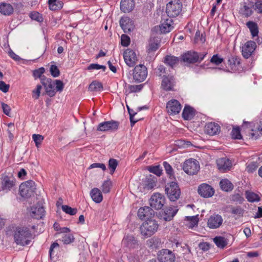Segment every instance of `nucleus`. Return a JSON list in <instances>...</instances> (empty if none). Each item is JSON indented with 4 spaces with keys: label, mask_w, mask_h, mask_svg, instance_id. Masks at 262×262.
Returning <instances> with one entry per match:
<instances>
[{
    "label": "nucleus",
    "mask_w": 262,
    "mask_h": 262,
    "mask_svg": "<svg viewBox=\"0 0 262 262\" xmlns=\"http://www.w3.org/2000/svg\"><path fill=\"white\" fill-rule=\"evenodd\" d=\"M123 58L126 64L130 67H134L138 60L135 52L129 49L124 52Z\"/></svg>",
    "instance_id": "nucleus-11"
},
{
    "label": "nucleus",
    "mask_w": 262,
    "mask_h": 262,
    "mask_svg": "<svg viewBox=\"0 0 262 262\" xmlns=\"http://www.w3.org/2000/svg\"><path fill=\"white\" fill-rule=\"evenodd\" d=\"M103 89V86L101 82L93 81L89 87V90L90 91H100Z\"/></svg>",
    "instance_id": "nucleus-41"
},
{
    "label": "nucleus",
    "mask_w": 262,
    "mask_h": 262,
    "mask_svg": "<svg viewBox=\"0 0 262 262\" xmlns=\"http://www.w3.org/2000/svg\"><path fill=\"white\" fill-rule=\"evenodd\" d=\"M246 198L250 202H258L260 199L258 194L251 191L246 192Z\"/></svg>",
    "instance_id": "nucleus-38"
},
{
    "label": "nucleus",
    "mask_w": 262,
    "mask_h": 262,
    "mask_svg": "<svg viewBox=\"0 0 262 262\" xmlns=\"http://www.w3.org/2000/svg\"><path fill=\"white\" fill-rule=\"evenodd\" d=\"M223 61V58L219 57L218 55H214L211 58L210 62L215 64V65H219Z\"/></svg>",
    "instance_id": "nucleus-57"
},
{
    "label": "nucleus",
    "mask_w": 262,
    "mask_h": 262,
    "mask_svg": "<svg viewBox=\"0 0 262 262\" xmlns=\"http://www.w3.org/2000/svg\"><path fill=\"white\" fill-rule=\"evenodd\" d=\"M9 85L6 84L3 81H0V90L4 93H7L9 89Z\"/></svg>",
    "instance_id": "nucleus-62"
},
{
    "label": "nucleus",
    "mask_w": 262,
    "mask_h": 262,
    "mask_svg": "<svg viewBox=\"0 0 262 262\" xmlns=\"http://www.w3.org/2000/svg\"><path fill=\"white\" fill-rule=\"evenodd\" d=\"M159 224L154 220H147L140 227L141 234L144 237H150L158 230Z\"/></svg>",
    "instance_id": "nucleus-2"
},
{
    "label": "nucleus",
    "mask_w": 262,
    "mask_h": 262,
    "mask_svg": "<svg viewBox=\"0 0 262 262\" xmlns=\"http://www.w3.org/2000/svg\"><path fill=\"white\" fill-rule=\"evenodd\" d=\"M181 108L180 103L175 99L169 101L166 104L167 111L170 115H176L179 113Z\"/></svg>",
    "instance_id": "nucleus-14"
},
{
    "label": "nucleus",
    "mask_w": 262,
    "mask_h": 262,
    "mask_svg": "<svg viewBox=\"0 0 262 262\" xmlns=\"http://www.w3.org/2000/svg\"><path fill=\"white\" fill-rule=\"evenodd\" d=\"M242 13L246 16H250L252 13L251 9L247 6L244 5L243 7L241 9Z\"/></svg>",
    "instance_id": "nucleus-60"
},
{
    "label": "nucleus",
    "mask_w": 262,
    "mask_h": 262,
    "mask_svg": "<svg viewBox=\"0 0 262 262\" xmlns=\"http://www.w3.org/2000/svg\"><path fill=\"white\" fill-rule=\"evenodd\" d=\"M106 68V67L104 66L100 65L97 63H93V64H91L88 67V70H92L102 69L103 71H105Z\"/></svg>",
    "instance_id": "nucleus-54"
},
{
    "label": "nucleus",
    "mask_w": 262,
    "mask_h": 262,
    "mask_svg": "<svg viewBox=\"0 0 262 262\" xmlns=\"http://www.w3.org/2000/svg\"><path fill=\"white\" fill-rule=\"evenodd\" d=\"M41 89V86L40 85H37L36 90L33 91V97L35 98V99H37L39 98Z\"/></svg>",
    "instance_id": "nucleus-63"
},
{
    "label": "nucleus",
    "mask_w": 262,
    "mask_h": 262,
    "mask_svg": "<svg viewBox=\"0 0 262 262\" xmlns=\"http://www.w3.org/2000/svg\"><path fill=\"white\" fill-rule=\"evenodd\" d=\"M143 86V84L136 85L128 84L126 86L125 93L129 94L139 92L142 89Z\"/></svg>",
    "instance_id": "nucleus-36"
},
{
    "label": "nucleus",
    "mask_w": 262,
    "mask_h": 262,
    "mask_svg": "<svg viewBox=\"0 0 262 262\" xmlns=\"http://www.w3.org/2000/svg\"><path fill=\"white\" fill-rule=\"evenodd\" d=\"M49 5L50 10H56L62 8V4L57 0H49Z\"/></svg>",
    "instance_id": "nucleus-43"
},
{
    "label": "nucleus",
    "mask_w": 262,
    "mask_h": 262,
    "mask_svg": "<svg viewBox=\"0 0 262 262\" xmlns=\"http://www.w3.org/2000/svg\"><path fill=\"white\" fill-rule=\"evenodd\" d=\"M15 186L13 179H11L8 176L5 177L2 182V189L5 192H8L12 189Z\"/></svg>",
    "instance_id": "nucleus-27"
},
{
    "label": "nucleus",
    "mask_w": 262,
    "mask_h": 262,
    "mask_svg": "<svg viewBox=\"0 0 262 262\" xmlns=\"http://www.w3.org/2000/svg\"><path fill=\"white\" fill-rule=\"evenodd\" d=\"M163 164L164 167L166 172L167 173L169 178L171 180L174 179V176L173 171V169L171 166L167 162H164Z\"/></svg>",
    "instance_id": "nucleus-42"
},
{
    "label": "nucleus",
    "mask_w": 262,
    "mask_h": 262,
    "mask_svg": "<svg viewBox=\"0 0 262 262\" xmlns=\"http://www.w3.org/2000/svg\"><path fill=\"white\" fill-rule=\"evenodd\" d=\"M240 63L239 59L236 57L232 56L229 58L227 64L231 70H235L236 67Z\"/></svg>",
    "instance_id": "nucleus-39"
},
{
    "label": "nucleus",
    "mask_w": 262,
    "mask_h": 262,
    "mask_svg": "<svg viewBox=\"0 0 262 262\" xmlns=\"http://www.w3.org/2000/svg\"><path fill=\"white\" fill-rule=\"evenodd\" d=\"M198 53L189 51L181 55V61L187 63H194L198 62Z\"/></svg>",
    "instance_id": "nucleus-16"
},
{
    "label": "nucleus",
    "mask_w": 262,
    "mask_h": 262,
    "mask_svg": "<svg viewBox=\"0 0 262 262\" xmlns=\"http://www.w3.org/2000/svg\"><path fill=\"white\" fill-rule=\"evenodd\" d=\"M221 189L225 191H229L233 189L232 184L227 179L222 180L220 183Z\"/></svg>",
    "instance_id": "nucleus-34"
},
{
    "label": "nucleus",
    "mask_w": 262,
    "mask_h": 262,
    "mask_svg": "<svg viewBox=\"0 0 262 262\" xmlns=\"http://www.w3.org/2000/svg\"><path fill=\"white\" fill-rule=\"evenodd\" d=\"M130 42V38L125 34H122L121 36V43L122 46L127 47Z\"/></svg>",
    "instance_id": "nucleus-53"
},
{
    "label": "nucleus",
    "mask_w": 262,
    "mask_h": 262,
    "mask_svg": "<svg viewBox=\"0 0 262 262\" xmlns=\"http://www.w3.org/2000/svg\"><path fill=\"white\" fill-rule=\"evenodd\" d=\"M199 194L204 198H209L214 194L213 189L207 184H202L198 188Z\"/></svg>",
    "instance_id": "nucleus-20"
},
{
    "label": "nucleus",
    "mask_w": 262,
    "mask_h": 262,
    "mask_svg": "<svg viewBox=\"0 0 262 262\" xmlns=\"http://www.w3.org/2000/svg\"><path fill=\"white\" fill-rule=\"evenodd\" d=\"M122 244L129 248H135L138 245V242L134 236L127 235L122 239Z\"/></svg>",
    "instance_id": "nucleus-24"
},
{
    "label": "nucleus",
    "mask_w": 262,
    "mask_h": 262,
    "mask_svg": "<svg viewBox=\"0 0 262 262\" xmlns=\"http://www.w3.org/2000/svg\"><path fill=\"white\" fill-rule=\"evenodd\" d=\"M220 125L215 122H209L205 126V132L209 135H215L220 132Z\"/></svg>",
    "instance_id": "nucleus-23"
},
{
    "label": "nucleus",
    "mask_w": 262,
    "mask_h": 262,
    "mask_svg": "<svg viewBox=\"0 0 262 262\" xmlns=\"http://www.w3.org/2000/svg\"><path fill=\"white\" fill-rule=\"evenodd\" d=\"M216 164L219 169L223 172L230 170L232 166L231 161L226 158H221L217 159Z\"/></svg>",
    "instance_id": "nucleus-21"
},
{
    "label": "nucleus",
    "mask_w": 262,
    "mask_h": 262,
    "mask_svg": "<svg viewBox=\"0 0 262 262\" xmlns=\"http://www.w3.org/2000/svg\"><path fill=\"white\" fill-rule=\"evenodd\" d=\"M165 203V198L161 193H156L152 195L149 199L151 207L156 209H161Z\"/></svg>",
    "instance_id": "nucleus-9"
},
{
    "label": "nucleus",
    "mask_w": 262,
    "mask_h": 262,
    "mask_svg": "<svg viewBox=\"0 0 262 262\" xmlns=\"http://www.w3.org/2000/svg\"><path fill=\"white\" fill-rule=\"evenodd\" d=\"M174 85V80L172 76H165L162 81V87L166 91L172 90Z\"/></svg>",
    "instance_id": "nucleus-26"
},
{
    "label": "nucleus",
    "mask_w": 262,
    "mask_h": 262,
    "mask_svg": "<svg viewBox=\"0 0 262 262\" xmlns=\"http://www.w3.org/2000/svg\"><path fill=\"white\" fill-rule=\"evenodd\" d=\"M13 8L9 4L2 3L0 5V12L5 15H10L13 12Z\"/></svg>",
    "instance_id": "nucleus-32"
},
{
    "label": "nucleus",
    "mask_w": 262,
    "mask_h": 262,
    "mask_svg": "<svg viewBox=\"0 0 262 262\" xmlns=\"http://www.w3.org/2000/svg\"><path fill=\"white\" fill-rule=\"evenodd\" d=\"M173 21L171 18L165 19L159 26L160 31L162 33H166L169 32L173 27L172 26Z\"/></svg>",
    "instance_id": "nucleus-28"
},
{
    "label": "nucleus",
    "mask_w": 262,
    "mask_h": 262,
    "mask_svg": "<svg viewBox=\"0 0 262 262\" xmlns=\"http://www.w3.org/2000/svg\"><path fill=\"white\" fill-rule=\"evenodd\" d=\"M35 190V184L32 180L23 183L19 186V193L23 198H28L31 196L34 193Z\"/></svg>",
    "instance_id": "nucleus-3"
},
{
    "label": "nucleus",
    "mask_w": 262,
    "mask_h": 262,
    "mask_svg": "<svg viewBox=\"0 0 262 262\" xmlns=\"http://www.w3.org/2000/svg\"><path fill=\"white\" fill-rule=\"evenodd\" d=\"M154 215V211L149 207L145 206L141 207L138 211V216L141 219H147Z\"/></svg>",
    "instance_id": "nucleus-22"
},
{
    "label": "nucleus",
    "mask_w": 262,
    "mask_h": 262,
    "mask_svg": "<svg viewBox=\"0 0 262 262\" xmlns=\"http://www.w3.org/2000/svg\"><path fill=\"white\" fill-rule=\"evenodd\" d=\"M213 242L217 247L224 249L227 245L228 240L223 236H216L213 238Z\"/></svg>",
    "instance_id": "nucleus-33"
},
{
    "label": "nucleus",
    "mask_w": 262,
    "mask_h": 262,
    "mask_svg": "<svg viewBox=\"0 0 262 262\" xmlns=\"http://www.w3.org/2000/svg\"><path fill=\"white\" fill-rule=\"evenodd\" d=\"M61 208L67 214H69L71 215H75L77 212V209L76 208H72L66 205H62Z\"/></svg>",
    "instance_id": "nucleus-46"
},
{
    "label": "nucleus",
    "mask_w": 262,
    "mask_h": 262,
    "mask_svg": "<svg viewBox=\"0 0 262 262\" xmlns=\"http://www.w3.org/2000/svg\"><path fill=\"white\" fill-rule=\"evenodd\" d=\"M54 84H56V90L57 91L61 92L64 88L63 82L60 80H55L54 81Z\"/></svg>",
    "instance_id": "nucleus-59"
},
{
    "label": "nucleus",
    "mask_w": 262,
    "mask_h": 262,
    "mask_svg": "<svg viewBox=\"0 0 262 262\" xmlns=\"http://www.w3.org/2000/svg\"><path fill=\"white\" fill-rule=\"evenodd\" d=\"M32 235L26 226L17 227L14 231V239L17 245L24 246L30 243Z\"/></svg>",
    "instance_id": "nucleus-1"
},
{
    "label": "nucleus",
    "mask_w": 262,
    "mask_h": 262,
    "mask_svg": "<svg viewBox=\"0 0 262 262\" xmlns=\"http://www.w3.org/2000/svg\"><path fill=\"white\" fill-rule=\"evenodd\" d=\"M194 116V110L189 106H185L182 113V117L184 119L189 120L192 119Z\"/></svg>",
    "instance_id": "nucleus-29"
},
{
    "label": "nucleus",
    "mask_w": 262,
    "mask_h": 262,
    "mask_svg": "<svg viewBox=\"0 0 262 262\" xmlns=\"http://www.w3.org/2000/svg\"><path fill=\"white\" fill-rule=\"evenodd\" d=\"M178 209L176 207H169L159 212L158 217L161 220L169 222L172 220L177 214Z\"/></svg>",
    "instance_id": "nucleus-8"
},
{
    "label": "nucleus",
    "mask_w": 262,
    "mask_h": 262,
    "mask_svg": "<svg viewBox=\"0 0 262 262\" xmlns=\"http://www.w3.org/2000/svg\"><path fill=\"white\" fill-rule=\"evenodd\" d=\"M165 191L171 201L177 200L181 194L180 189L178 184L175 182H171L167 184L165 188Z\"/></svg>",
    "instance_id": "nucleus-4"
},
{
    "label": "nucleus",
    "mask_w": 262,
    "mask_h": 262,
    "mask_svg": "<svg viewBox=\"0 0 262 262\" xmlns=\"http://www.w3.org/2000/svg\"><path fill=\"white\" fill-rule=\"evenodd\" d=\"M120 25L125 33L132 31L135 28L133 21L128 17H122L120 20Z\"/></svg>",
    "instance_id": "nucleus-18"
},
{
    "label": "nucleus",
    "mask_w": 262,
    "mask_h": 262,
    "mask_svg": "<svg viewBox=\"0 0 262 262\" xmlns=\"http://www.w3.org/2000/svg\"><path fill=\"white\" fill-rule=\"evenodd\" d=\"M32 138L33 141L35 142V145L37 147H38L39 145L41 144V143L43 140V137L38 134H33L32 135Z\"/></svg>",
    "instance_id": "nucleus-52"
},
{
    "label": "nucleus",
    "mask_w": 262,
    "mask_h": 262,
    "mask_svg": "<svg viewBox=\"0 0 262 262\" xmlns=\"http://www.w3.org/2000/svg\"><path fill=\"white\" fill-rule=\"evenodd\" d=\"M94 168H101L103 171L106 170V166L105 164L103 163H93L89 166V169H92Z\"/></svg>",
    "instance_id": "nucleus-61"
},
{
    "label": "nucleus",
    "mask_w": 262,
    "mask_h": 262,
    "mask_svg": "<svg viewBox=\"0 0 262 262\" xmlns=\"http://www.w3.org/2000/svg\"><path fill=\"white\" fill-rule=\"evenodd\" d=\"M118 165V162L115 159H110L108 161V166L109 168L111 169V174H113L117 166Z\"/></svg>",
    "instance_id": "nucleus-49"
},
{
    "label": "nucleus",
    "mask_w": 262,
    "mask_h": 262,
    "mask_svg": "<svg viewBox=\"0 0 262 262\" xmlns=\"http://www.w3.org/2000/svg\"><path fill=\"white\" fill-rule=\"evenodd\" d=\"M258 130L254 131L253 129L251 130V132L249 133V136L252 138L255 139H257L259 136V134L262 135V120H260L259 122V125L258 127L257 128Z\"/></svg>",
    "instance_id": "nucleus-44"
},
{
    "label": "nucleus",
    "mask_w": 262,
    "mask_h": 262,
    "mask_svg": "<svg viewBox=\"0 0 262 262\" xmlns=\"http://www.w3.org/2000/svg\"><path fill=\"white\" fill-rule=\"evenodd\" d=\"M185 221L188 222L187 225L189 228H193L196 226L198 224L199 219L198 216H186Z\"/></svg>",
    "instance_id": "nucleus-35"
},
{
    "label": "nucleus",
    "mask_w": 262,
    "mask_h": 262,
    "mask_svg": "<svg viewBox=\"0 0 262 262\" xmlns=\"http://www.w3.org/2000/svg\"><path fill=\"white\" fill-rule=\"evenodd\" d=\"M127 108L128 110V113L129 114V119L131 123V126H133L137 121L138 120H133V117L137 114V113L134 112V111L130 109L127 105Z\"/></svg>",
    "instance_id": "nucleus-58"
},
{
    "label": "nucleus",
    "mask_w": 262,
    "mask_h": 262,
    "mask_svg": "<svg viewBox=\"0 0 262 262\" xmlns=\"http://www.w3.org/2000/svg\"><path fill=\"white\" fill-rule=\"evenodd\" d=\"M179 62V59L173 56H166L165 58L164 62L171 68L174 67Z\"/></svg>",
    "instance_id": "nucleus-37"
},
{
    "label": "nucleus",
    "mask_w": 262,
    "mask_h": 262,
    "mask_svg": "<svg viewBox=\"0 0 262 262\" xmlns=\"http://www.w3.org/2000/svg\"><path fill=\"white\" fill-rule=\"evenodd\" d=\"M50 71L51 75L54 77H57L60 75V71L57 67L55 65H51Z\"/></svg>",
    "instance_id": "nucleus-55"
},
{
    "label": "nucleus",
    "mask_w": 262,
    "mask_h": 262,
    "mask_svg": "<svg viewBox=\"0 0 262 262\" xmlns=\"http://www.w3.org/2000/svg\"><path fill=\"white\" fill-rule=\"evenodd\" d=\"M256 43L253 41L246 42L242 47V52L243 56L245 58H248L251 56L255 50Z\"/></svg>",
    "instance_id": "nucleus-15"
},
{
    "label": "nucleus",
    "mask_w": 262,
    "mask_h": 262,
    "mask_svg": "<svg viewBox=\"0 0 262 262\" xmlns=\"http://www.w3.org/2000/svg\"><path fill=\"white\" fill-rule=\"evenodd\" d=\"M91 196L93 200L97 203H100L103 199L101 191L97 188H94L91 191Z\"/></svg>",
    "instance_id": "nucleus-31"
},
{
    "label": "nucleus",
    "mask_w": 262,
    "mask_h": 262,
    "mask_svg": "<svg viewBox=\"0 0 262 262\" xmlns=\"http://www.w3.org/2000/svg\"><path fill=\"white\" fill-rule=\"evenodd\" d=\"M45 70L43 67L40 68L38 69L35 70L33 72V76L35 78H39L40 81L43 77H46L45 76H42V74L45 72Z\"/></svg>",
    "instance_id": "nucleus-50"
},
{
    "label": "nucleus",
    "mask_w": 262,
    "mask_h": 262,
    "mask_svg": "<svg viewBox=\"0 0 262 262\" xmlns=\"http://www.w3.org/2000/svg\"><path fill=\"white\" fill-rule=\"evenodd\" d=\"M195 40L196 42L200 41L203 43L205 41V38L203 36L202 34L201 36L200 35V32L199 31H197L195 34Z\"/></svg>",
    "instance_id": "nucleus-64"
},
{
    "label": "nucleus",
    "mask_w": 262,
    "mask_h": 262,
    "mask_svg": "<svg viewBox=\"0 0 262 262\" xmlns=\"http://www.w3.org/2000/svg\"><path fill=\"white\" fill-rule=\"evenodd\" d=\"M75 238L72 234H66L62 237V242L64 244L68 245L73 243Z\"/></svg>",
    "instance_id": "nucleus-45"
},
{
    "label": "nucleus",
    "mask_w": 262,
    "mask_h": 262,
    "mask_svg": "<svg viewBox=\"0 0 262 262\" xmlns=\"http://www.w3.org/2000/svg\"><path fill=\"white\" fill-rule=\"evenodd\" d=\"M45 210L39 204L32 206L30 209V215L36 219H41L45 215Z\"/></svg>",
    "instance_id": "nucleus-19"
},
{
    "label": "nucleus",
    "mask_w": 262,
    "mask_h": 262,
    "mask_svg": "<svg viewBox=\"0 0 262 262\" xmlns=\"http://www.w3.org/2000/svg\"><path fill=\"white\" fill-rule=\"evenodd\" d=\"M223 219L219 214H213L208 219L207 226L210 229L219 228L223 224Z\"/></svg>",
    "instance_id": "nucleus-13"
},
{
    "label": "nucleus",
    "mask_w": 262,
    "mask_h": 262,
    "mask_svg": "<svg viewBox=\"0 0 262 262\" xmlns=\"http://www.w3.org/2000/svg\"><path fill=\"white\" fill-rule=\"evenodd\" d=\"M200 169L198 161L194 159H189L184 163L183 165V170L189 175L195 174Z\"/></svg>",
    "instance_id": "nucleus-5"
},
{
    "label": "nucleus",
    "mask_w": 262,
    "mask_h": 262,
    "mask_svg": "<svg viewBox=\"0 0 262 262\" xmlns=\"http://www.w3.org/2000/svg\"><path fill=\"white\" fill-rule=\"evenodd\" d=\"M135 7L134 0H121L120 3V9L124 13L129 12Z\"/></svg>",
    "instance_id": "nucleus-25"
},
{
    "label": "nucleus",
    "mask_w": 262,
    "mask_h": 262,
    "mask_svg": "<svg viewBox=\"0 0 262 262\" xmlns=\"http://www.w3.org/2000/svg\"><path fill=\"white\" fill-rule=\"evenodd\" d=\"M147 75V70L145 66L139 64L135 67L133 72V79L135 81L141 82L143 81Z\"/></svg>",
    "instance_id": "nucleus-7"
},
{
    "label": "nucleus",
    "mask_w": 262,
    "mask_h": 262,
    "mask_svg": "<svg viewBox=\"0 0 262 262\" xmlns=\"http://www.w3.org/2000/svg\"><path fill=\"white\" fill-rule=\"evenodd\" d=\"M41 83L44 86L47 94L50 97H53L55 95L56 91L54 89V83L52 82L51 79L43 77Z\"/></svg>",
    "instance_id": "nucleus-17"
},
{
    "label": "nucleus",
    "mask_w": 262,
    "mask_h": 262,
    "mask_svg": "<svg viewBox=\"0 0 262 262\" xmlns=\"http://www.w3.org/2000/svg\"><path fill=\"white\" fill-rule=\"evenodd\" d=\"M119 124V122L114 120L103 122L98 125L97 130L101 132L116 130Z\"/></svg>",
    "instance_id": "nucleus-12"
},
{
    "label": "nucleus",
    "mask_w": 262,
    "mask_h": 262,
    "mask_svg": "<svg viewBox=\"0 0 262 262\" xmlns=\"http://www.w3.org/2000/svg\"><path fill=\"white\" fill-rule=\"evenodd\" d=\"M147 169L149 172L153 173L158 176H161L162 173V169H161L160 165L150 166L148 167Z\"/></svg>",
    "instance_id": "nucleus-47"
},
{
    "label": "nucleus",
    "mask_w": 262,
    "mask_h": 262,
    "mask_svg": "<svg viewBox=\"0 0 262 262\" xmlns=\"http://www.w3.org/2000/svg\"><path fill=\"white\" fill-rule=\"evenodd\" d=\"M157 258L159 262H174L176 256L170 250L163 249L158 252Z\"/></svg>",
    "instance_id": "nucleus-10"
},
{
    "label": "nucleus",
    "mask_w": 262,
    "mask_h": 262,
    "mask_svg": "<svg viewBox=\"0 0 262 262\" xmlns=\"http://www.w3.org/2000/svg\"><path fill=\"white\" fill-rule=\"evenodd\" d=\"M246 25L250 29L251 33L253 37L258 35V28L256 23L250 21L247 22Z\"/></svg>",
    "instance_id": "nucleus-40"
},
{
    "label": "nucleus",
    "mask_w": 262,
    "mask_h": 262,
    "mask_svg": "<svg viewBox=\"0 0 262 262\" xmlns=\"http://www.w3.org/2000/svg\"><path fill=\"white\" fill-rule=\"evenodd\" d=\"M227 211L231 213L232 214L237 215V217H242L243 216L244 210L240 206H233L229 205L227 207Z\"/></svg>",
    "instance_id": "nucleus-30"
},
{
    "label": "nucleus",
    "mask_w": 262,
    "mask_h": 262,
    "mask_svg": "<svg viewBox=\"0 0 262 262\" xmlns=\"http://www.w3.org/2000/svg\"><path fill=\"white\" fill-rule=\"evenodd\" d=\"M112 186V182L110 180L105 181L102 185V190L104 193H108Z\"/></svg>",
    "instance_id": "nucleus-48"
},
{
    "label": "nucleus",
    "mask_w": 262,
    "mask_h": 262,
    "mask_svg": "<svg viewBox=\"0 0 262 262\" xmlns=\"http://www.w3.org/2000/svg\"><path fill=\"white\" fill-rule=\"evenodd\" d=\"M182 4L180 2L170 1L166 5V12L170 17H176L182 11Z\"/></svg>",
    "instance_id": "nucleus-6"
},
{
    "label": "nucleus",
    "mask_w": 262,
    "mask_h": 262,
    "mask_svg": "<svg viewBox=\"0 0 262 262\" xmlns=\"http://www.w3.org/2000/svg\"><path fill=\"white\" fill-rule=\"evenodd\" d=\"M231 135L232 138L234 139H241L242 138V135L241 134L239 127H236L233 128L231 132Z\"/></svg>",
    "instance_id": "nucleus-51"
},
{
    "label": "nucleus",
    "mask_w": 262,
    "mask_h": 262,
    "mask_svg": "<svg viewBox=\"0 0 262 262\" xmlns=\"http://www.w3.org/2000/svg\"><path fill=\"white\" fill-rule=\"evenodd\" d=\"M30 17L32 19L41 22L42 21V17L37 12H34L30 13Z\"/></svg>",
    "instance_id": "nucleus-56"
}]
</instances>
